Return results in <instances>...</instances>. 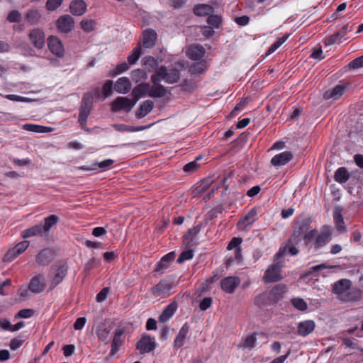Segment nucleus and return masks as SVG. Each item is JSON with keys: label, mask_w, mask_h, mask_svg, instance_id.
Wrapping results in <instances>:
<instances>
[{"label": "nucleus", "mask_w": 363, "mask_h": 363, "mask_svg": "<svg viewBox=\"0 0 363 363\" xmlns=\"http://www.w3.org/2000/svg\"><path fill=\"white\" fill-rule=\"evenodd\" d=\"M311 219L309 218H302L296 220L293 233L289 238V242L298 243L303 235L306 233L310 229Z\"/></svg>", "instance_id": "1"}, {"label": "nucleus", "mask_w": 363, "mask_h": 363, "mask_svg": "<svg viewBox=\"0 0 363 363\" xmlns=\"http://www.w3.org/2000/svg\"><path fill=\"white\" fill-rule=\"evenodd\" d=\"M93 104V94L91 92L85 93L81 101L80 111L78 121L82 128H84L87 118L91 112Z\"/></svg>", "instance_id": "2"}, {"label": "nucleus", "mask_w": 363, "mask_h": 363, "mask_svg": "<svg viewBox=\"0 0 363 363\" xmlns=\"http://www.w3.org/2000/svg\"><path fill=\"white\" fill-rule=\"evenodd\" d=\"M173 281L169 279H164L151 289V294L155 297L166 298L170 296Z\"/></svg>", "instance_id": "3"}, {"label": "nucleus", "mask_w": 363, "mask_h": 363, "mask_svg": "<svg viewBox=\"0 0 363 363\" xmlns=\"http://www.w3.org/2000/svg\"><path fill=\"white\" fill-rule=\"evenodd\" d=\"M28 38L33 47L42 50L45 45L46 38L45 31L40 28H34L28 33Z\"/></svg>", "instance_id": "4"}, {"label": "nucleus", "mask_w": 363, "mask_h": 363, "mask_svg": "<svg viewBox=\"0 0 363 363\" xmlns=\"http://www.w3.org/2000/svg\"><path fill=\"white\" fill-rule=\"evenodd\" d=\"M281 267L282 264L279 262L269 266L264 272L262 280L266 283L280 281L283 278L281 275Z\"/></svg>", "instance_id": "5"}, {"label": "nucleus", "mask_w": 363, "mask_h": 363, "mask_svg": "<svg viewBox=\"0 0 363 363\" xmlns=\"http://www.w3.org/2000/svg\"><path fill=\"white\" fill-rule=\"evenodd\" d=\"M67 266L61 264L60 266L52 267L50 272V289H53L65 278L67 273Z\"/></svg>", "instance_id": "6"}, {"label": "nucleus", "mask_w": 363, "mask_h": 363, "mask_svg": "<svg viewBox=\"0 0 363 363\" xmlns=\"http://www.w3.org/2000/svg\"><path fill=\"white\" fill-rule=\"evenodd\" d=\"M352 30V26H350V25L347 23L344 25L337 32L326 38L324 43L326 46L334 44H340L349 38L347 36V31Z\"/></svg>", "instance_id": "7"}, {"label": "nucleus", "mask_w": 363, "mask_h": 363, "mask_svg": "<svg viewBox=\"0 0 363 363\" xmlns=\"http://www.w3.org/2000/svg\"><path fill=\"white\" fill-rule=\"evenodd\" d=\"M125 328L123 326H118L114 332L113 337L111 342V350L110 354L115 355L119 350L120 347L123 344L125 340Z\"/></svg>", "instance_id": "8"}, {"label": "nucleus", "mask_w": 363, "mask_h": 363, "mask_svg": "<svg viewBox=\"0 0 363 363\" xmlns=\"http://www.w3.org/2000/svg\"><path fill=\"white\" fill-rule=\"evenodd\" d=\"M135 104L136 101H134V99L119 96L112 103L111 110L115 112L121 110L130 111Z\"/></svg>", "instance_id": "9"}, {"label": "nucleus", "mask_w": 363, "mask_h": 363, "mask_svg": "<svg viewBox=\"0 0 363 363\" xmlns=\"http://www.w3.org/2000/svg\"><path fill=\"white\" fill-rule=\"evenodd\" d=\"M155 339L148 335H144L137 342L136 348L140 350V354L149 353L156 347Z\"/></svg>", "instance_id": "10"}, {"label": "nucleus", "mask_w": 363, "mask_h": 363, "mask_svg": "<svg viewBox=\"0 0 363 363\" xmlns=\"http://www.w3.org/2000/svg\"><path fill=\"white\" fill-rule=\"evenodd\" d=\"M56 26L60 33H68L74 28V21L71 16L64 15L57 20Z\"/></svg>", "instance_id": "11"}, {"label": "nucleus", "mask_w": 363, "mask_h": 363, "mask_svg": "<svg viewBox=\"0 0 363 363\" xmlns=\"http://www.w3.org/2000/svg\"><path fill=\"white\" fill-rule=\"evenodd\" d=\"M113 328V325L110 322H102L96 328V335L99 340L108 344L109 342V336Z\"/></svg>", "instance_id": "12"}, {"label": "nucleus", "mask_w": 363, "mask_h": 363, "mask_svg": "<svg viewBox=\"0 0 363 363\" xmlns=\"http://www.w3.org/2000/svg\"><path fill=\"white\" fill-rule=\"evenodd\" d=\"M48 45L50 51L56 55L61 57L64 55L65 50L61 40L56 36L50 35L48 38Z\"/></svg>", "instance_id": "13"}, {"label": "nucleus", "mask_w": 363, "mask_h": 363, "mask_svg": "<svg viewBox=\"0 0 363 363\" xmlns=\"http://www.w3.org/2000/svg\"><path fill=\"white\" fill-rule=\"evenodd\" d=\"M240 279L238 277H227L220 281L222 290L227 294H233L239 286Z\"/></svg>", "instance_id": "14"}, {"label": "nucleus", "mask_w": 363, "mask_h": 363, "mask_svg": "<svg viewBox=\"0 0 363 363\" xmlns=\"http://www.w3.org/2000/svg\"><path fill=\"white\" fill-rule=\"evenodd\" d=\"M352 286V281L347 279H340L334 283L333 286V292L338 296L340 299L341 296L348 291Z\"/></svg>", "instance_id": "15"}, {"label": "nucleus", "mask_w": 363, "mask_h": 363, "mask_svg": "<svg viewBox=\"0 0 363 363\" xmlns=\"http://www.w3.org/2000/svg\"><path fill=\"white\" fill-rule=\"evenodd\" d=\"M331 239V233L328 228H325L320 234L315 236L313 248L317 250L325 246Z\"/></svg>", "instance_id": "16"}, {"label": "nucleus", "mask_w": 363, "mask_h": 363, "mask_svg": "<svg viewBox=\"0 0 363 363\" xmlns=\"http://www.w3.org/2000/svg\"><path fill=\"white\" fill-rule=\"evenodd\" d=\"M46 283L42 275H38L33 277L28 286L29 290L34 294H39L45 290Z\"/></svg>", "instance_id": "17"}, {"label": "nucleus", "mask_w": 363, "mask_h": 363, "mask_svg": "<svg viewBox=\"0 0 363 363\" xmlns=\"http://www.w3.org/2000/svg\"><path fill=\"white\" fill-rule=\"evenodd\" d=\"M157 33L152 29H147L143 32V46L145 48H152L157 40Z\"/></svg>", "instance_id": "18"}, {"label": "nucleus", "mask_w": 363, "mask_h": 363, "mask_svg": "<svg viewBox=\"0 0 363 363\" xmlns=\"http://www.w3.org/2000/svg\"><path fill=\"white\" fill-rule=\"evenodd\" d=\"M293 154L290 151H285L276 155L271 160V164L275 167L283 166L293 159Z\"/></svg>", "instance_id": "19"}, {"label": "nucleus", "mask_w": 363, "mask_h": 363, "mask_svg": "<svg viewBox=\"0 0 363 363\" xmlns=\"http://www.w3.org/2000/svg\"><path fill=\"white\" fill-rule=\"evenodd\" d=\"M315 323L313 320H307L300 322L297 327V333L303 337L311 334L315 329Z\"/></svg>", "instance_id": "20"}, {"label": "nucleus", "mask_w": 363, "mask_h": 363, "mask_svg": "<svg viewBox=\"0 0 363 363\" xmlns=\"http://www.w3.org/2000/svg\"><path fill=\"white\" fill-rule=\"evenodd\" d=\"M176 254L174 252H171L164 255L160 262L158 263L155 271L162 274L169 267L170 262L175 258Z\"/></svg>", "instance_id": "21"}, {"label": "nucleus", "mask_w": 363, "mask_h": 363, "mask_svg": "<svg viewBox=\"0 0 363 363\" xmlns=\"http://www.w3.org/2000/svg\"><path fill=\"white\" fill-rule=\"evenodd\" d=\"M362 294V291L359 289L350 287L340 300L344 302L357 301L361 299Z\"/></svg>", "instance_id": "22"}, {"label": "nucleus", "mask_w": 363, "mask_h": 363, "mask_svg": "<svg viewBox=\"0 0 363 363\" xmlns=\"http://www.w3.org/2000/svg\"><path fill=\"white\" fill-rule=\"evenodd\" d=\"M115 90L120 94H127L131 89V82L128 77H121L115 83Z\"/></svg>", "instance_id": "23"}, {"label": "nucleus", "mask_w": 363, "mask_h": 363, "mask_svg": "<svg viewBox=\"0 0 363 363\" xmlns=\"http://www.w3.org/2000/svg\"><path fill=\"white\" fill-rule=\"evenodd\" d=\"M346 89V86L344 84L337 85L331 89L326 91L324 93L323 97L325 99H339L345 92Z\"/></svg>", "instance_id": "24"}, {"label": "nucleus", "mask_w": 363, "mask_h": 363, "mask_svg": "<svg viewBox=\"0 0 363 363\" xmlns=\"http://www.w3.org/2000/svg\"><path fill=\"white\" fill-rule=\"evenodd\" d=\"M71 13L74 16H82L86 11V4L83 0H74L69 5Z\"/></svg>", "instance_id": "25"}, {"label": "nucleus", "mask_w": 363, "mask_h": 363, "mask_svg": "<svg viewBox=\"0 0 363 363\" xmlns=\"http://www.w3.org/2000/svg\"><path fill=\"white\" fill-rule=\"evenodd\" d=\"M189 331V325L187 323H184L180 328L178 335L174 341V347L176 348L182 347L184 344L185 338Z\"/></svg>", "instance_id": "26"}, {"label": "nucleus", "mask_w": 363, "mask_h": 363, "mask_svg": "<svg viewBox=\"0 0 363 363\" xmlns=\"http://www.w3.org/2000/svg\"><path fill=\"white\" fill-rule=\"evenodd\" d=\"M205 55V49L201 45H191L186 51V55L189 58L197 60L201 59Z\"/></svg>", "instance_id": "27"}, {"label": "nucleus", "mask_w": 363, "mask_h": 363, "mask_svg": "<svg viewBox=\"0 0 363 363\" xmlns=\"http://www.w3.org/2000/svg\"><path fill=\"white\" fill-rule=\"evenodd\" d=\"M150 89V86L147 83L140 84L136 86L132 91L134 101H138L140 97L148 94Z\"/></svg>", "instance_id": "28"}, {"label": "nucleus", "mask_w": 363, "mask_h": 363, "mask_svg": "<svg viewBox=\"0 0 363 363\" xmlns=\"http://www.w3.org/2000/svg\"><path fill=\"white\" fill-rule=\"evenodd\" d=\"M256 220L257 211L252 208L238 221V225L245 228L252 225Z\"/></svg>", "instance_id": "29"}, {"label": "nucleus", "mask_w": 363, "mask_h": 363, "mask_svg": "<svg viewBox=\"0 0 363 363\" xmlns=\"http://www.w3.org/2000/svg\"><path fill=\"white\" fill-rule=\"evenodd\" d=\"M154 103L151 100L145 101L139 107L136 112V117L142 118L148 114L153 109Z\"/></svg>", "instance_id": "30"}, {"label": "nucleus", "mask_w": 363, "mask_h": 363, "mask_svg": "<svg viewBox=\"0 0 363 363\" xmlns=\"http://www.w3.org/2000/svg\"><path fill=\"white\" fill-rule=\"evenodd\" d=\"M43 228L41 224L35 225L30 228H28L22 232V236L24 238H30L33 236H43L45 235Z\"/></svg>", "instance_id": "31"}, {"label": "nucleus", "mask_w": 363, "mask_h": 363, "mask_svg": "<svg viewBox=\"0 0 363 363\" xmlns=\"http://www.w3.org/2000/svg\"><path fill=\"white\" fill-rule=\"evenodd\" d=\"M52 252L49 249L41 250L36 257V262L39 265H47L51 262Z\"/></svg>", "instance_id": "32"}, {"label": "nucleus", "mask_w": 363, "mask_h": 363, "mask_svg": "<svg viewBox=\"0 0 363 363\" xmlns=\"http://www.w3.org/2000/svg\"><path fill=\"white\" fill-rule=\"evenodd\" d=\"M341 211V208H336L333 213V218L337 230L342 233L345 231V226Z\"/></svg>", "instance_id": "33"}, {"label": "nucleus", "mask_w": 363, "mask_h": 363, "mask_svg": "<svg viewBox=\"0 0 363 363\" xmlns=\"http://www.w3.org/2000/svg\"><path fill=\"white\" fill-rule=\"evenodd\" d=\"M114 161L111 159L105 160L101 162H95L92 164L93 167H81L80 169L85 171H90L93 169H96L97 168L101 169L102 170H106L108 169L113 164Z\"/></svg>", "instance_id": "34"}, {"label": "nucleus", "mask_w": 363, "mask_h": 363, "mask_svg": "<svg viewBox=\"0 0 363 363\" xmlns=\"http://www.w3.org/2000/svg\"><path fill=\"white\" fill-rule=\"evenodd\" d=\"M287 287L285 284H279L274 286L270 291V296L274 300H279L282 298L284 293L286 291Z\"/></svg>", "instance_id": "35"}, {"label": "nucleus", "mask_w": 363, "mask_h": 363, "mask_svg": "<svg viewBox=\"0 0 363 363\" xmlns=\"http://www.w3.org/2000/svg\"><path fill=\"white\" fill-rule=\"evenodd\" d=\"M167 90L165 87L161 84H153L150 86L149 91V96L161 98L166 95Z\"/></svg>", "instance_id": "36"}, {"label": "nucleus", "mask_w": 363, "mask_h": 363, "mask_svg": "<svg viewBox=\"0 0 363 363\" xmlns=\"http://www.w3.org/2000/svg\"><path fill=\"white\" fill-rule=\"evenodd\" d=\"M176 306L174 303L168 305L162 311L159 317V320L161 323L167 322L174 313L176 311Z\"/></svg>", "instance_id": "37"}, {"label": "nucleus", "mask_w": 363, "mask_h": 363, "mask_svg": "<svg viewBox=\"0 0 363 363\" xmlns=\"http://www.w3.org/2000/svg\"><path fill=\"white\" fill-rule=\"evenodd\" d=\"M213 11V7L208 4H199L194 8V13L199 16L210 15Z\"/></svg>", "instance_id": "38"}, {"label": "nucleus", "mask_w": 363, "mask_h": 363, "mask_svg": "<svg viewBox=\"0 0 363 363\" xmlns=\"http://www.w3.org/2000/svg\"><path fill=\"white\" fill-rule=\"evenodd\" d=\"M180 74L179 70L176 69H167L166 67L165 82L168 84H174L179 81Z\"/></svg>", "instance_id": "39"}, {"label": "nucleus", "mask_w": 363, "mask_h": 363, "mask_svg": "<svg viewBox=\"0 0 363 363\" xmlns=\"http://www.w3.org/2000/svg\"><path fill=\"white\" fill-rule=\"evenodd\" d=\"M60 220V218L56 215H50L45 218V223L42 225L45 233H48L50 228L55 226Z\"/></svg>", "instance_id": "40"}, {"label": "nucleus", "mask_w": 363, "mask_h": 363, "mask_svg": "<svg viewBox=\"0 0 363 363\" xmlns=\"http://www.w3.org/2000/svg\"><path fill=\"white\" fill-rule=\"evenodd\" d=\"M349 173L345 167L338 168L334 175L335 180L340 184L345 183L349 179Z\"/></svg>", "instance_id": "41"}, {"label": "nucleus", "mask_w": 363, "mask_h": 363, "mask_svg": "<svg viewBox=\"0 0 363 363\" xmlns=\"http://www.w3.org/2000/svg\"><path fill=\"white\" fill-rule=\"evenodd\" d=\"M23 128L25 130L33 133H48L51 130V128L49 127L30 123L24 124Z\"/></svg>", "instance_id": "42"}, {"label": "nucleus", "mask_w": 363, "mask_h": 363, "mask_svg": "<svg viewBox=\"0 0 363 363\" xmlns=\"http://www.w3.org/2000/svg\"><path fill=\"white\" fill-rule=\"evenodd\" d=\"M207 68L206 62L204 60L194 62L189 69L192 74H200L205 72Z\"/></svg>", "instance_id": "43"}, {"label": "nucleus", "mask_w": 363, "mask_h": 363, "mask_svg": "<svg viewBox=\"0 0 363 363\" xmlns=\"http://www.w3.org/2000/svg\"><path fill=\"white\" fill-rule=\"evenodd\" d=\"M166 67L162 66L151 77V81L153 84H160L162 81L165 82Z\"/></svg>", "instance_id": "44"}, {"label": "nucleus", "mask_w": 363, "mask_h": 363, "mask_svg": "<svg viewBox=\"0 0 363 363\" xmlns=\"http://www.w3.org/2000/svg\"><path fill=\"white\" fill-rule=\"evenodd\" d=\"M166 67L162 66L151 77V81L153 84H160L162 81L165 82Z\"/></svg>", "instance_id": "45"}, {"label": "nucleus", "mask_w": 363, "mask_h": 363, "mask_svg": "<svg viewBox=\"0 0 363 363\" xmlns=\"http://www.w3.org/2000/svg\"><path fill=\"white\" fill-rule=\"evenodd\" d=\"M41 14L38 10H29L26 14V19L30 25H36L40 22Z\"/></svg>", "instance_id": "46"}, {"label": "nucleus", "mask_w": 363, "mask_h": 363, "mask_svg": "<svg viewBox=\"0 0 363 363\" xmlns=\"http://www.w3.org/2000/svg\"><path fill=\"white\" fill-rule=\"evenodd\" d=\"M143 65L145 66L149 72L154 71L157 67V62L152 56H145L142 60Z\"/></svg>", "instance_id": "47"}, {"label": "nucleus", "mask_w": 363, "mask_h": 363, "mask_svg": "<svg viewBox=\"0 0 363 363\" xmlns=\"http://www.w3.org/2000/svg\"><path fill=\"white\" fill-rule=\"evenodd\" d=\"M131 78L133 81L138 83L139 82L145 80L147 78V74L143 69H137L131 72Z\"/></svg>", "instance_id": "48"}, {"label": "nucleus", "mask_w": 363, "mask_h": 363, "mask_svg": "<svg viewBox=\"0 0 363 363\" xmlns=\"http://www.w3.org/2000/svg\"><path fill=\"white\" fill-rule=\"evenodd\" d=\"M202 227V224L199 223L196 226L189 230L184 235V239L190 242L193 241L194 238L199 233Z\"/></svg>", "instance_id": "49"}, {"label": "nucleus", "mask_w": 363, "mask_h": 363, "mask_svg": "<svg viewBox=\"0 0 363 363\" xmlns=\"http://www.w3.org/2000/svg\"><path fill=\"white\" fill-rule=\"evenodd\" d=\"M141 54L140 47L135 48L128 57V64L130 65L135 64L141 56Z\"/></svg>", "instance_id": "50"}, {"label": "nucleus", "mask_w": 363, "mask_h": 363, "mask_svg": "<svg viewBox=\"0 0 363 363\" xmlns=\"http://www.w3.org/2000/svg\"><path fill=\"white\" fill-rule=\"evenodd\" d=\"M291 302L293 306L300 311H305L308 308L306 302L301 298H294Z\"/></svg>", "instance_id": "51"}, {"label": "nucleus", "mask_w": 363, "mask_h": 363, "mask_svg": "<svg viewBox=\"0 0 363 363\" xmlns=\"http://www.w3.org/2000/svg\"><path fill=\"white\" fill-rule=\"evenodd\" d=\"M256 342H257V333H254L245 338L242 346L245 348L252 350L255 347Z\"/></svg>", "instance_id": "52"}, {"label": "nucleus", "mask_w": 363, "mask_h": 363, "mask_svg": "<svg viewBox=\"0 0 363 363\" xmlns=\"http://www.w3.org/2000/svg\"><path fill=\"white\" fill-rule=\"evenodd\" d=\"M316 230H308L306 233L303 235V238L304 240V243L307 247H313V240L315 238Z\"/></svg>", "instance_id": "53"}, {"label": "nucleus", "mask_w": 363, "mask_h": 363, "mask_svg": "<svg viewBox=\"0 0 363 363\" xmlns=\"http://www.w3.org/2000/svg\"><path fill=\"white\" fill-rule=\"evenodd\" d=\"M288 38V35H285L277 40L268 49L266 55L272 54L277 49H278Z\"/></svg>", "instance_id": "54"}, {"label": "nucleus", "mask_w": 363, "mask_h": 363, "mask_svg": "<svg viewBox=\"0 0 363 363\" xmlns=\"http://www.w3.org/2000/svg\"><path fill=\"white\" fill-rule=\"evenodd\" d=\"M288 38V35H285L277 40L268 49L266 55L272 54L277 49H278Z\"/></svg>", "instance_id": "55"}, {"label": "nucleus", "mask_w": 363, "mask_h": 363, "mask_svg": "<svg viewBox=\"0 0 363 363\" xmlns=\"http://www.w3.org/2000/svg\"><path fill=\"white\" fill-rule=\"evenodd\" d=\"M288 38V35H285L277 40L268 49L266 55L272 54L277 49H278Z\"/></svg>", "instance_id": "56"}, {"label": "nucleus", "mask_w": 363, "mask_h": 363, "mask_svg": "<svg viewBox=\"0 0 363 363\" xmlns=\"http://www.w3.org/2000/svg\"><path fill=\"white\" fill-rule=\"evenodd\" d=\"M288 38V35H285L277 40L268 49L266 55L272 54L277 49H278Z\"/></svg>", "instance_id": "57"}, {"label": "nucleus", "mask_w": 363, "mask_h": 363, "mask_svg": "<svg viewBox=\"0 0 363 363\" xmlns=\"http://www.w3.org/2000/svg\"><path fill=\"white\" fill-rule=\"evenodd\" d=\"M288 38V35H285L277 40L268 49L266 55L272 54L277 49H278Z\"/></svg>", "instance_id": "58"}, {"label": "nucleus", "mask_w": 363, "mask_h": 363, "mask_svg": "<svg viewBox=\"0 0 363 363\" xmlns=\"http://www.w3.org/2000/svg\"><path fill=\"white\" fill-rule=\"evenodd\" d=\"M288 38V35H285L277 40L268 49L266 55L272 54L277 49H278Z\"/></svg>", "instance_id": "59"}, {"label": "nucleus", "mask_w": 363, "mask_h": 363, "mask_svg": "<svg viewBox=\"0 0 363 363\" xmlns=\"http://www.w3.org/2000/svg\"><path fill=\"white\" fill-rule=\"evenodd\" d=\"M288 38V35H285L277 40L268 49L266 55L272 54L277 49H278Z\"/></svg>", "instance_id": "60"}, {"label": "nucleus", "mask_w": 363, "mask_h": 363, "mask_svg": "<svg viewBox=\"0 0 363 363\" xmlns=\"http://www.w3.org/2000/svg\"><path fill=\"white\" fill-rule=\"evenodd\" d=\"M96 26V22L92 20L83 19L81 21V27L87 33L91 32L94 30Z\"/></svg>", "instance_id": "61"}, {"label": "nucleus", "mask_w": 363, "mask_h": 363, "mask_svg": "<svg viewBox=\"0 0 363 363\" xmlns=\"http://www.w3.org/2000/svg\"><path fill=\"white\" fill-rule=\"evenodd\" d=\"M62 1L63 0H48L46 2V9L50 11H55L61 6Z\"/></svg>", "instance_id": "62"}, {"label": "nucleus", "mask_w": 363, "mask_h": 363, "mask_svg": "<svg viewBox=\"0 0 363 363\" xmlns=\"http://www.w3.org/2000/svg\"><path fill=\"white\" fill-rule=\"evenodd\" d=\"M194 252L192 250H188L182 252L178 257L177 262L182 263L186 260L191 259L193 257Z\"/></svg>", "instance_id": "63"}, {"label": "nucleus", "mask_w": 363, "mask_h": 363, "mask_svg": "<svg viewBox=\"0 0 363 363\" xmlns=\"http://www.w3.org/2000/svg\"><path fill=\"white\" fill-rule=\"evenodd\" d=\"M207 23L216 28H218L221 23V18L218 15H211L207 18Z\"/></svg>", "instance_id": "64"}]
</instances>
